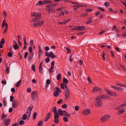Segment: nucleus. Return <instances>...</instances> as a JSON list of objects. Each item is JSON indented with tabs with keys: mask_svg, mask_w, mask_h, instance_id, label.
Masks as SVG:
<instances>
[{
	"mask_svg": "<svg viewBox=\"0 0 126 126\" xmlns=\"http://www.w3.org/2000/svg\"><path fill=\"white\" fill-rule=\"evenodd\" d=\"M41 14L40 13L35 12L34 13H32L31 16L32 17H35L32 19L30 21V22L33 23L37 21L38 20L41 19Z\"/></svg>",
	"mask_w": 126,
	"mask_h": 126,
	"instance_id": "nucleus-1",
	"label": "nucleus"
},
{
	"mask_svg": "<svg viewBox=\"0 0 126 126\" xmlns=\"http://www.w3.org/2000/svg\"><path fill=\"white\" fill-rule=\"evenodd\" d=\"M32 109L31 107H29L27 109L26 113V114H24L23 115L22 119L23 120H26L27 119V116L29 118L30 116L31 111Z\"/></svg>",
	"mask_w": 126,
	"mask_h": 126,
	"instance_id": "nucleus-2",
	"label": "nucleus"
},
{
	"mask_svg": "<svg viewBox=\"0 0 126 126\" xmlns=\"http://www.w3.org/2000/svg\"><path fill=\"white\" fill-rule=\"evenodd\" d=\"M45 9L49 14H53L55 13V10L50 5V4L46 6Z\"/></svg>",
	"mask_w": 126,
	"mask_h": 126,
	"instance_id": "nucleus-3",
	"label": "nucleus"
},
{
	"mask_svg": "<svg viewBox=\"0 0 126 126\" xmlns=\"http://www.w3.org/2000/svg\"><path fill=\"white\" fill-rule=\"evenodd\" d=\"M110 116L109 115H105L102 117L100 120L103 122H106L109 120L110 118Z\"/></svg>",
	"mask_w": 126,
	"mask_h": 126,
	"instance_id": "nucleus-4",
	"label": "nucleus"
},
{
	"mask_svg": "<svg viewBox=\"0 0 126 126\" xmlns=\"http://www.w3.org/2000/svg\"><path fill=\"white\" fill-rule=\"evenodd\" d=\"M31 98L34 101H35L37 97V92L36 91H33L31 93Z\"/></svg>",
	"mask_w": 126,
	"mask_h": 126,
	"instance_id": "nucleus-5",
	"label": "nucleus"
},
{
	"mask_svg": "<svg viewBox=\"0 0 126 126\" xmlns=\"http://www.w3.org/2000/svg\"><path fill=\"white\" fill-rule=\"evenodd\" d=\"M56 90L54 91L53 92L54 96L57 97L59 95V93L61 92L60 90L57 87L55 88Z\"/></svg>",
	"mask_w": 126,
	"mask_h": 126,
	"instance_id": "nucleus-6",
	"label": "nucleus"
},
{
	"mask_svg": "<svg viewBox=\"0 0 126 126\" xmlns=\"http://www.w3.org/2000/svg\"><path fill=\"white\" fill-rule=\"evenodd\" d=\"M65 93L64 96L65 99L66 100L69 99L70 97V94L69 90L64 91Z\"/></svg>",
	"mask_w": 126,
	"mask_h": 126,
	"instance_id": "nucleus-7",
	"label": "nucleus"
},
{
	"mask_svg": "<svg viewBox=\"0 0 126 126\" xmlns=\"http://www.w3.org/2000/svg\"><path fill=\"white\" fill-rule=\"evenodd\" d=\"M103 103L102 101L101 100H96L95 103V105L97 107H101Z\"/></svg>",
	"mask_w": 126,
	"mask_h": 126,
	"instance_id": "nucleus-8",
	"label": "nucleus"
},
{
	"mask_svg": "<svg viewBox=\"0 0 126 126\" xmlns=\"http://www.w3.org/2000/svg\"><path fill=\"white\" fill-rule=\"evenodd\" d=\"M105 90L107 92V93L109 95L114 96H116L117 95L116 93L109 90L107 89H105Z\"/></svg>",
	"mask_w": 126,
	"mask_h": 126,
	"instance_id": "nucleus-9",
	"label": "nucleus"
},
{
	"mask_svg": "<svg viewBox=\"0 0 126 126\" xmlns=\"http://www.w3.org/2000/svg\"><path fill=\"white\" fill-rule=\"evenodd\" d=\"M54 63L55 62L54 61H52L51 63V66L50 68H49V72L50 73H51L52 72L54 71V70H52V69H53L54 68Z\"/></svg>",
	"mask_w": 126,
	"mask_h": 126,
	"instance_id": "nucleus-10",
	"label": "nucleus"
},
{
	"mask_svg": "<svg viewBox=\"0 0 126 126\" xmlns=\"http://www.w3.org/2000/svg\"><path fill=\"white\" fill-rule=\"evenodd\" d=\"M90 110L87 109H85L83 111V114L85 116L88 115L90 114Z\"/></svg>",
	"mask_w": 126,
	"mask_h": 126,
	"instance_id": "nucleus-11",
	"label": "nucleus"
},
{
	"mask_svg": "<svg viewBox=\"0 0 126 126\" xmlns=\"http://www.w3.org/2000/svg\"><path fill=\"white\" fill-rule=\"evenodd\" d=\"M59 116V115H54V122L56 124H58L59 122L58 119Z\"/></svg>",
	"mask_w": 126,
	"mask_h": 126,
	"instance_id": "nucleus-12",
	"label": "nucleus"
},
{
	"mask_svg": "<svg viewBox=\"0 0 126 126\" xmlns=\"http://www.w3.org/2000/svg\"><path fill=\"white\" fill-rule=\"evenodd\" d=\"M50 114L51 113L50 112H48L44 120V122H46L48 120L50 116Z\"/></svg>",
	"mask_w": 126,
	"mask_h": 126,
	"instance_id": "nucleus-13",
	"label": "nucleus"
},
{
	"mask_svg": "<svg viewBox=\"0 0 126 126\" xmlns=\"http://www.w3.org/2000/svg\"><path fill=\"white\" fill-rule=\"evenodd\" d=\"M33 52L32 53H30L29 54V55L28 57V60L29 61L31 60L33 57Z\"/></svg>",
	"mask_w": 126,
	"mask_h": 126,
	"instance_id": "nucleus-14",
	"label": "nucleus"
},
{
	"mask_svg": "<svg viewBox=\"0 0 126 126\" xmlns=\"http://www.w3.org/2000/svg\"><path fill=\"white\" fill-rule=\"evenodd\" d=\"M16 102L15 101H14L12 103V106L13 108H16L18 106V104L17 103V100Z\"/></svg>",
	"mask_w": 126,
	"mask_h": 126,
	"instance_id": "nucleus-15",
	"label": "nucleus"
},
{
	"mask_svg": "<svg viewBox=\"0 0 126 126\" xmlns=\"http://www.w3.org/2000/svg\"><path fill=\"white\" fill-rule=\"evenodd\" d=\"M58 112L60 115L61 116L64 115L65 113V111L62 110L60 109L58 110Z\"/></svg>",
	"mask_w": 126,
	"mask_h": 126,
	"instance_id": "nucleus-16",
	"label": "nucleus"
},
{
	"mask_svg": "<svg viewBox=\"0 0 126 126\" xmlns=\"http://www.w3.org/2000/svg\"><path fill=\"white\" fill-rule=\"evenodd\" d=\"M101 89L98 87H94L92 91V92L95 93V92H97L100 90Z\"/></svg>",
	"mask_w": 126,
	"mask_h": 126,
	"instance_id": "nucleus-17",
	"label": "nucleus"
},
{
	"mask_svg": "<svg viewBox=\"0 0 126 126\" xmlns=\"http://www.w3.org/2000/svg\"><path fill=\"white\" fill-rule=\"evenodd\" d=\"M57 109L56 107H54L53 108L52 112L54 113V115H59L57 113Z\"/></svg>",
	"mask_w": 126,
	"mask_h": 126,
	"instance_id": "nucleus-18",
	"label": "nucleus"
},
{
	"mask_svg": "<svg viewBox=\"0 0 126 126\" xmlns=\"http://www.w3.org/2000/svg\"><path fill=\"white\" fill-rule=\"evenodd\" d=\"M93 18L92 17H90L88 19V21L86 22V23L87 24H88L92 23V22Z\"/></svg>",
	"mask_w": 126,
	"mask_h": 126,
	"instance_id": "nucleus-19",
	"label": "nucleus"
},
{
	"mask_svg": "<svg viewBox=\"0 0 126 126\" xmlns=\"http://www.w3.org/2000/svg\"><path fill=\"white\" fill-rule=\"evenodd\" d=\"M38 27L41 26L42 24L43 23V21L42 20H40L38 21L36 23Z\"/></svg>",
	"mask_w": 126,
	"mask_h": 126,
	"instance_id": "nucleus-20",
	"label": "nucleus"
},
{
	"mask_svg": "<svg viewBox=\"0 0 126 126\" xmlns=\"http://www.w3.org/2000/svg\"><path fill=\"white\" fill-rule=\"evenodd\" d=\"M49 56V57H51L52 58H54L56 57V56L54 54L53 52H50Z\"/></svg>",
	"mask_w": 126,
	"mask_h": 126,
	"instance_id": "nucleus-21",
	"label": "nucleus"
},
{
	"mask_svg": "<svg viewBox=\"0 0 126 126\" xmlns=\"http://www.w3.org/2000/svg\"><path fill=\"white\" fill-rule=\"evenodd\" d=\"M102 99H110V97L108 95H106V94H103L102 95Z\"/></svg>",
	"mask_w": 126,
	"mask_h": 126,
	"instance_id": "nucleus-22",
	"label": "nucleus"
},
{
	"mask_svg": "<svg viewBox=\"0 0 126 126\" xmlns=\"http://www.w3.org/2000/svg\"><path fill=\"white\" fill-rule=\"evenodd\" d=\"M7 117V115H6L5 114H3L1 116V119L2 120H3V121L4 122L5 121Z\"/></svg>",
	"mask_w": 126,
	"mask_h": 126,
	"instance_id": "nucleus-23",
	"label": "nucleus"
},
{
	"mask_svg": "<svg viewBox=\"0 0 126 126\" xmlns=\"http://www.w3.org/2000/svg\"><path fill=\"white\" fill-rule=\"evenodd\" d=\"M10 119H7L6 121H5V122L4 123V125H9L10 124Z\"/></svg>",
	"mask_w": 126,
	"mask_h": 126,
	"instance_id": "nucleus-24",
	"label": "nucleus"
},
{
	"mask_svg": "<svg viewBox=\"0 0 126 126\" xmlns=\"http://www.w3.org/2000/svg\"><path fill=\"white\" fill-rule=\"evenodd\" d=\"M102 99H103L102 95L97 96L95 98V99L97 100H100Z\"/></svg>",
	"mask_w": 126,
	"mask_h": 126,
	"instance_id": "nucleus-25",
	"label": "nucleus"
},
{
	"mask_svg": "<svg viewBox=\"0 0 126 126\" xmlns=\"http://www.w3.org/2000/svg\"><path fill=\"white\" fill-rule=\"evenodd\" d=\"M8 24L6 23V21L5 19H4L3 20L2 23V29L3 28V27L4 26H6V24Z\"/></svg>",
	"mask_w": 126,
	"mask_h": 126,
	"instance_id": "nucleus-26",
	"label": "nucleus"
},
{
	"mask_svg": "<svg viewBox=\"0 0 126 126\" xmlns=\"http://www.w3.org/2000/svg\"><path fill=\"white\" fill-rule=\"evenodd\" d=\"M85 29V27L84 26H79V30L82 31Z\"/></svg>",
	"mask_w": 126,
	"mask_h": 126,
	"instance_id": "nucleus-27",
	"label": "nucleus"
},
{
	"mask_svg": "<svg viewBox=\"0 0 126 126\" xmlns=\"http://www.w3.org/2000/svg\"><path fill=\"white\" fill-rule=\"evenodd\" d=\"M63 82L64 84H67L68 83V81L67 79L64 78L63 79Z\"/></svg>",
	"mask_w": 126,
	"mask_h": 126,
	"instance_id": "nucleus-28",
	"label": "nucleus"
},
{
	"mask_svg": "<svg viewBox=\"0 0 126 126\" xmlns=\"http://www.w3.org/2000/svg\"><path fill=\"white\" fill-rule=\"evenodd\" d=\"M13 47L14 48L15 50H16L19 48V47L17 44H14L13 45Z\"/></svg>",
	"mask_w": 126,
	"mask_h": 126,
	"instance_id": "nucleus-29",
	"label": "nucleus"
},
{
	"mask_svg": "<svg viewBox=\"0 0 126 126\" xmlns=\"http://www.w3.org/2000/svg\"><path fill=\"white\" fill-rule=\"evenodd\" d=\"M64 115V116H65V117H71V115L70 114L67 113L66 111Z\"/></svg>",
	"mask_w": 126,
	"mask_h": 126,
	"instance_id": "nucleus-30",
	"label": "nucleus"
},
{
	"mask_svg": "<svg viewBox=\"0 0 126 126\" xmlns=\"http://www.w3.org/2000/svg\"><path fill=\"white\" fill-rule=\"evenodd\" d=\"M8 24H6L5 26V28L4 29L3 31V33H5L7 32V30L8 29Z\"/></svg>",
	"mask_w": 126,
	"mask_h": 126,
	"instance_id": "nucleus-31",
	"label": "nucleus"
},
{
	"mask_svg": "<svg viewBox=\"0 0 126 126\" xmlns=\"http://www.w3.org/2000/svg\"><path fill=\"white\" fill-rule=\"evenodd\" d=\"M39 51L38 52V55H41V53H43V52L42 50L41 47L40 46H39Z\"/></svg>",
	"mask_w": 126,
	"mask_h": 126,
	"instance_id": "nucleus-32",
	"label": "nucleus"
},
{
	"mask_svg": "<svg viewBox=\"0 0 126 126\" xmlns=\"http://www.w3.org/2000/svg\"><path fill=\"white\" fill-rule=\"evenodd\" d=\"M22 82V80H20L18 81L17 83L16 86V87H18L20 84Z\"/></svg>",
	"mask_w": 126,
	"mask_h": 126,
	"instance_id": "nucleus-33",
	"label": "nucleus"
},
{
	"mask_svg": "<svg viewBox=\"0 0 126 126\" xmlns=\"http://www.w3.org/2000/svg\"><path fill=\"white\" fill-rule=\"evenodd\" d=\"M43 124L42 121H39L37 124V126H42Z\"/></svg>",
	"mask_w": 126,
	"mask_h": 126,
	"instance_id": "nucleus-34",
	"label": "nucleus"
},
{
	"mask_svg": "<svg viewBox=\"0 0 126 126\" xmlns=\"http://www.w3.org/2000/svg\"><path fill=\"white\" fill-rule=\"evenodd\" d=\"M105 6L107 7H109L110 6V3L109 2H105L104 3Z\"/></svg>",
	"mask_w": 126,
	"mask_h": 126,
	"instance_id": "nucleus-35",
	"label": "nucleus"
},
{
	"mask_svg": "<svg viewBox=\"0 0 126 126\" xmlns=\"http://www.w3.org/2000/svg\"><path fill=\"white\" fill-rule=\"evenodd\" d=\"M38 4L40 5H42V4L44 5L45 4V3H44V0L43 1H42L41 0L39 1L38 2Z\"/></svg>",
	"mask_w": 126,
	"mask_h": 126,
	"instance_id": "nucleus-36",
	"label": "nucleus"
},
{
	"mask_svg": "<svg viewBox=\"0 0 126 126\" xmlns=\"http://www.w3.org/2000/svg\"><path fill=\"white\" fill-rule=\"evenodd\" d=\"M37 115V113L36 112H34L33 113V119L35 120L36 119Z\"/></svg>",
	"mask_w": 126,
	"mask_h": 126,
	"instance_id": "nucleus-37",
	"label": "nucleus"
},
{
	"mask_svg": "<svg viewBox=\"0 0 126 126\" xmlns=\"http://www.w3.org/2000/svg\"><path fill=\"white\" fill-rule=\"evenodd\" d=\"M66 84H64V87L65 88V89H64V91H66V90H69L68 88L67 87Z\"/></svg>",
	"mask_w": 126,
	"mask_h": 126,
	"instance_id": "nucleus-38",
	"label": "nucleus"
},
{
	"mask_svg": "<svg viewBox=\"0 0 126 126\" xmlns=\"http://www.w3.org/2000/svg\"><path fill=\"white\" fill-rule=\"evenodd\" d=\"M105 53H104L103 51L102 52V57L103 58V59L104 61L105 60Z\"/></svg>",
	"mask_w": 126,
	"mask_h": 126,
	"instance_id": "nucleus-39",
	"label": "nucleus"
},
{
	"mask_svg": "<svg viewBox=\"0 0 126 126\" xmlns=\"http://www.w3.org/2000/svg\"><path fill=\"white\" fill-rule=\"evenodd\" d=\"M63 120L65 122H67L68 121V119L66 117H64L63 118Z\"/></svg>",
	"mask_w": 126,
	"mask_h": 126,
	"instance_id": "nucleus-40",
	"label": "nucleus"
},
{
	"mask_svg": "<svg viewBox=\"0 0 126 126\" xmlns=\"http://www.w3.org/2000/svg\"><path fill=\"white\" fill-rule=\"evenodd\" d=\"M97 8L99 10L102 11L103 12H104L105 11V9H104L103 8L100 7H97Z\"/></svg>",
	"mask_w": 126,
	"mask_h": 126,
	"instance_id": "nucleus-41",
	"label": "nucleus"
},
{
	"mask_svg": "<svg viewBox=\"0 0 126 126\" xmlns=\"http://www.w3.org/2000/svg\"><path fill=\"white\" fill-rule=\"evenodd\" d=\"M32 70L33 71L35 72V66L34 64H33L32 65Z\"/></svg>",
	"mask_w": 126,
	"mask_h": 126,
	"instance_id": "nucleus-42",
	"label": "nucleus"
},
{
	"mask_svg": "<svg viewBox=\"0 0 126 126\" xmlns=\"http://www.w3.org/2000/svg\"><path fill=\"white\" fill-rule=\"evenodd\" d=\"M52 3V2L51 1H50L46 0H44V3H45V4H47V3Z\"/></svg>",
	"mask_w": 126,
	"mask_h": 126,
	"instance_id": "nucleus-43",
	"label": "nucleus"
},
{
	"mask_svg": "<svg viewBox=\"0 0 126 126\" xmlns=\"http://www.w3.org/2000/svg\"><path fill=\"white\" fill-rule=\"evenodd\" d=\"M13 54L12 52H9L7 54V55L9 57H11L12 56Z\"/></svg>",
	"mask_w": 126,
	"mask_h": 126,
	"instance_id": "nucleus-44",
	"label": "nucleus"
},
{
	"mask_svg": "<svg viewBox=\"0 0 126 126\" xmlns=\"http://www.w3.org/2000/svg\"><path fill=\"white\" fill-rule=\"evenodd\" d=\"M61 78V75L60 74H58L57 77V79L58 80H60Z\"/></svg>",
	"mask_w": 126,
	"mask_h": 126,
	"instance_id": "nucleus-45",
	"label": "nucleus"
},
{
	"mask_svg": "<svg viewBox=\"0 0 126 126\" xmlns=\"http://www.w3.org/2000/svg\"><path fill=\"white\" fill-rule=\"evenodd\" d=\"M32 27H38L36 23L32 24Z\"/></svg>",
	"mask_w": 126,
	"mask_h": 126,
	"instance_id": "nucleus-46",
	"label": "nucleus"
},
{
	"mask_svg": "<svg viewBox=\"0 0 126 126\" xmlns=\"http://www.w3.org/2000/svg\"><path fill=\"white\" fill-rule=\"evenodd\" d=\"M50 60V59L48 57L46 58L45 60V62L46 63H48L49 62Z\"/></svg>",
	"mask_w": 126,
	"mask_h": 126,
	"instance_id": "nucleus-47",
	"label": "nucleus"
},
{
	"mask_svg": "<svg viewBox=\"0 0 126 126\" xmlns=\"http://www.w3.org/2000/svg\"><path fill=\"white\" fill-rule=\"evenodd\" d=\"M67 105L65 104H64L62 106V107L63 108H66L67 107Z\"/></svg>",
	"mask_w": 126,
	"mask_h": 126,
	"instance_id": "nucleus-48",
	"label": "nucleus"
},
{
	"mask_svg": "<svg viewBox=\"0 0 126 126\" xmlns=\"http://www.w3.org/2000/svg\"><path fill=\"white\" fill-rule=\"evenodd\" d=\"M1 44H4L5 43V40L4 39L2 38L1 39Z\"/></svg>",
	"mask_w": 126,
	"mask_h": 126,
	"instance_id": "nucleus-49",
	"label": "nucleus"
},
{
	"mask_svg": "<svg viewBox=\"0 0 126 126\" xmlns=\"http://www.w3.org/2000/svg\"><path fill=\"white\" fill-rule=\"evenodd\" d=\"M29 50L30 53H32V49L31 47H30L29 48Z\"/></svg>",
	"mask_w": 126,
	"mask_h": 126,
	"instance_id": "nucleus-50",
	"label": "nucleus"
},
{
	"mask_svg": "<svg viewBox=\"0 0 126 126\" xmlns=\"http://www.w3.org/2000/svg\"><path fill=\"white\" fill-rule=\"evenodd\" d=\"M117 90L121 91H123V89L121 87H118Z\"/></svg>",
	"mask_w": 126,
	"mask_h": 126,
	"instance_id": "nucleus-51",
	"label": "nucleus"
},
{
	"mask_svg": "<svg viewBox=\"0 0 126 126\" xmlns=\"http://www.w3.org/2000/svg\"><path fill=\"white\" fill-rule=\"evenodd\" d=\"M86 11L87 12H90L93 11L92 9L87 8L86 9Z\"/></svg>",
	"mask_w": 126,
	"mask_h": 126,
	"instance_id": "nucleus-52",
	"label": "nucleus"
},
{
	"mask_svg": "<svg viewBox=\"0 0 126 126\" xmlns=\"http://www.w3.org/2000/svg\"><path fill=\"white\" fill-rule=\"evenodd\" d=\"M61 87L62 89H64V84L63 83H61Z\"/></svg>",
	"mask_w": 126,
	"mask_h": 126,
	"instance_id": "nucleus-53",
	"label": "nucleus"
},
{
	"mask_svg": "<svg viewBox=\"0 0 126 126\" xmlns=\"http://www.w3.org/2000/svg\"><path fill=\"white\" fill-rule=\"evenodd\" d=\"M66 49L67 50V52L68 53H69L71 52V50L69 48H66Z\"/></svg>",
	"mask_w": 126,
	"mask_h": 126,
	"instance_id": "nucleus-54",
	"label": "nucleus"
},
{
	"mask_svg": "<svg viewBox=\"0 0 126 126\" xmlns=\"http://www.w3.org/2000/svg\"><path fill=\"white\" fill-rule=\"evenodd\" d=\"M24 123V122L23 120H20L19 122V124L20 125H21Z\"/></svg>",
	"mask_w": 126,
	"mask_h": 126,
	"instance_id": "nucleus-55",
	"label": "nucleus"
},
{
	"mask_svg": "<svg viewBox=\"0 0 126 126\" xmlns=\"http://www.w3.org/2000/svg\"><path fill=\"white\" fill-rule=\"evenodd\" d=\"M28 52H26L25 53L24 55V58L25 59H26L28 56Z\"/></svg>",
	"mask_w": 126,
	"mask_h": 126,
	"instance_id": "nucleus-56",
	"label": "nucleus"
},
{
	"mask_svg": "<svg viewBox=\"0 0 126 126\" xmlns=\"http://www.w3.org/2000/svg\"><path fill=\"white\" fill-rule=\"evenodd\" d=\"M72 30H79V26L75 27L74 28L72 29Z\"/></svg>",
	"mask_w": 126,
	"mask_h": 126,
	"instance_id": "nucleus-57",
	"label": "nucleus"
},
{
	"mask_svg": "<svg viewBox=\"0 0 126 126\" xmlns=\"http://www.w3.org/2000/svg\"><path fill=\"white\" fill-rule=\"evenodd\" d=\"M73 54H71L69 56V59L70 61V62H71L72 61L73 59H72V56Z\"/></svg>",
	"mask_w": 126,
	"mask_h": 126,
	"instance_id": "nucleus-58",
	"label": "nucleus"
},
{
	"mask_svg": "<svg viewBox=\"0 0 126 126\" xmlns=\"http://www.w3.org/2000/svg\"><path fill=\"white\" fill-rule=\"evenodd\" d=\"M63 101V100L62 99H60L57 102V103L58 104H59L62 102Z\"/></svg>",
	"mask_w": 126,
	"mask_h": 126,
	"instance_id": "nucleus-59",
	"label": "nucleus"
},
{
	"mask_svg": "<svg viewBox=\"0 0 126 126\" xmlns=\"http://www.w3.org/2000/svg\"><path fill=\"white\" fill-rule=\"evenodd\" d=\"M42 66H39V73H41L42 71Z\"/></svg>",
	"mask_w": 126,
	"mask_h": 126,
	"instance_id": "nucleus-60",
	"label": "nucleus"
},
{
	"mask_svg": "<svg viewBox=\"0 0 126 126\" xmlns=\"http://www.w3.org/2000/svg\"><path fill=\"white\" fill-rule=\"evenodd\" d=\"M19 124L18 123H15L13 124L11 126H18Z\"/></svg>",
	"mask_w": 126,
	"mask_h": 126,
	"instance_id": "nucleus-61",
	"label": "nucleus"
},
{
	"mask_svg": "<svg viewBox=\"0 0 126 126\" xmlns=\"http://www.w3.org/2000/svg\"><path fill=\"white\" fill-rule=\"evenodd\" d=\"M79 107L78 106H76L75 107V109L76 111H77L79 110Z\"/></svg>",
	"mask_w": 126,
	"mask_h": 126,
	"instance_id": "nucleus-62",
	"label": "nucleus"
},
{
	"mask_svg": "<svg viewBox=\"0 0 126 126\" xmlns=\"http://www.w3.org/2000/svg\"><path fill=\"white\" fill-rule=\"evenodd\" d=\"M45 56L48 57H49L50 54L47 52H45Z\"/></svg>",
	"mask_w": 126,
	"mask_h": 126,
	"instance_id": "nucleus-63",
	"label": "nucleus"
},
{
	"mask_svg": "<svg viewBox=\"0 0 126 126\" xmlns=\"http://www.w3.org/2000/svg\"><path fill=\"white\" fill-rule=\"evenodd\" d=\"M6 73H8L9 72V67H7L6 69Z\"/></svg>",
	"mask_w": 126,
	"mask_h": 126,
	"instance_id": "nucleus-64",
	"label": "nucleus"
}]
</instances>
